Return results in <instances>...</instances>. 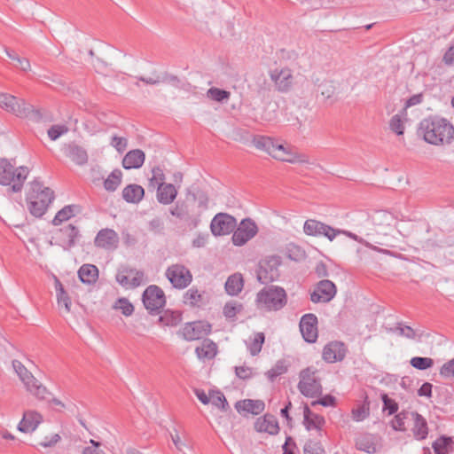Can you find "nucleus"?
<instances>
[{"label": "nucleus", "instance_id": "28", "mask_svg": "<svg viewBox=\"0 0 454 454\" xmlns=\"http://www.w3.org/2000/svg\"><path fill=\"white\" fill-rule=\"evenodd\" d=\"M235 408L239 412H247L258 415L263 411L265 404L261 400L245 399L239 401L235 404Z\"/></svg>", "mask_w": 454, "mask_h": 454}, {"label": "nucleus", "instance_id": "47", "mask_svg": "<svg viewBox=\"0 0 454 454\" xmlns=\"http://www.w3.org/2000/svg\"><path fill=\"white\" fill-rule=\"evenodd\" d=\"M59 288H57V300L59 309H64L66 312H70L71 300L68 294L64 291L62 285L58 282Z\"/></svg>", "mask_w": 454, "mask_h": 454}, {"label": "nucleus", "instance_id": "2", "mask_svg": "<svg viewBox=\"0 0 454 454\" xmlns=\"http://www.w3.org/2000/svg\"><path fill=\"white\" fill-rule=\"evenodd\" d=\"M254 146L266 152L276 160L288 163H309V157L299 153L297 150L287 144L279 143L270 137L257 136L254 138Z\"/></svg>", "mask_w": 454, "mask_h": 454}, {"label": "nucleus", "instance_id": "23", "mask_svg": "<svg viewBox=\"0 0 454 454\" xmlns=\"http://www.w3.org/2000/svg\"><path fill=\"white\" fill-rule=\"evenodd\" d=\"M254 428L260 433H268L269 434H277L279 431V426L277 419L270 414H265L260 417L254 423Z\"/></svg>", "mask_w": 454, "mask_h": 454}, {"label": "nucleus", "instance_id": "29", "mask_svg": "<svg viewBox=\"0 0 454 454\" xmlns=\"http://www.w3.org/2000/svg\"><path fill=\"white\" fill-rule=\"evenodd\" d=\"M145 153L140 149L129 151L122 160V167L126 169L138 168L145 162Z\"/></svg>", "mask_w": 454, "mask_h": 454}, {"label": "nucleus", "instance_id": "56", "mask_svg": "<svg viewBox=\"0 0 454 454\" xmlns=\"http://www.w3.org/2000/svg\"><path fill=\"white\" fill-rule=\"evenodd\" d=\"M440 374L443 378H454V358L449 360L442 365L440 369Z\"/></svg>", "mask_w": 454, "mask_h": 454}, {"label": "nucleus", "instance_id": "54", "mask_svg": "<svg viewBox=\"0 0 454 454\" xmlns=\"http://www.w3.org/2000/svg\"><path fill=\"white\" fill-rule=\"evenodd\" d=\"M325 451L318 442L308 441L304 444L303 453L304 454H323Z\"/></svg>", "mask_w": 454, "mask_h": 454}, {"label": "nucleus", "instance_id": "5", "mask_svg": "<svg viewBox=\"0 0 454 454\" xmlns=\"http://www.w3.org/2000/svg\"><path fill=\"white\" fill-rule=\"evenodd\" d=\"M256 303L266 311H279L287 303V294L281 286H268L257 293Z\"/></svg>", "mask_w": 454, "mask_h": 454}, {"label": "nucleus", "instance_id": "11", "mask_svg": "<svg viewBox=\"0 0 454 454\" xmlns=\"http://www.w3.org/2000/svg\"><path fill=\"white\" fill-rule=\"evenodd\" d=\"M166 278L174 288L184 289L192 281V275L190 270L183 264H172L166 270Z\"/></svg>", "mask_w": 454, "mask_h": 454}, {"label": "nucleus", "instance_id": "38", "mask_svg": "<svg viewBox=\"0 0 454 454\" xmlns=\"http://www.w3.org/2000/svg\"><path fill=\"white\" fill-rule=\"evenodd\" d=\"M453 440L451 437L441 436L433 442L435 454H450L452 450Z\"/></svg>", "mask_w": 454, "mask_h": 454}, {"label": "nucleus", "instance_id": "37", "mask_svg": "<svg viewBox=\"0 0 454 454\" xmlns=\"http://www.w3.org/2000/svg\"><path fill=\"white\" fill-rule=\"evenodd\" d=\"M243 288V278L240 274L230 276L225 282V290L230 295H237Z\"/></svg>", "mask_w": 454, "mask_h": 454}, {"label": "nucleus", "instance_id": "61", "mask_svg": "<svg viewBox=\"0 0 454 454\" xmlns=\"http://www.w3.org/2000/svg\"><path fill=\"white\" fill-rule=\"evenodd\" d=\"M61 437L59 434H53L50 436H45L40 442V445L44 448L52 447L60 441Z\"/></svg>", "mask_w": 454, "mask_h": 454}, {"label": "nucleus", "instance_id": "18", "mask_svg": "<svg viewBox=\"0 0 454 454\" xmlns=\"http://www.w3.org/2000/svg\"><path fill=\"white\" fill-rule=\"evenodd\" d=\"M317 317L315 314L308 313L301 317L299 324L300 331L304 340L315 343L318 337Z\"/></svg>", "mask_w": 454, "mask_h": 454}, {"label": "nucleus", "instance_id": "20", "mask_svg": "<svg viewBox=\"0 0 454 454\" xmlns=\"http://www.w3.org/2000/svg\"><path fill=\"white\" fill-rule=\"evenodd\" d=\"M347 353L346 346L341 341H331L327 343L322 352V357L326 363L342 361Z\"/></svg>", "mask_w": 454, "mask_h": 454}, {"label": "nucleus", "instance_id": "43", "mask_svg": "<svg viewBox=\"0 0 454 454\" xmlns=\"http://www.w3.org/2000/svg\"><path fill=\"white\" fill-rule=\"evenodd\" d=\"M411 419V411H403L395 415L391 420V427L395 431L404 432L406 430L405 421Z\"/></svg>", "mask_w": 454, "mask_h": 454}, {"label": "nucleus", "instance_id": "16", "mask_svg": "<svg viewBox=\"0 0 454 454\" xmlns=\"http://www.w3.org/2000/svg\"><path fill=\"white\" fill-rule=\"evenodd\" d=\"M336 286L328 279L320 280L310 294V301L313 303H326L331 301L335 294Z\"/></svg>", "mask_w": 454, "mask_h": 454}, {"label": "nucleus", "instance_id": "62", "mask_svg": "<svg viewBox=\"0 0 454 454\" xmlns=\"http://www.w3.org/2000/svg\"><path fill=\"white\" fill-rule=\"evenodd\" d=\"M170 214L177 218L183 219L188 215V210L184 204H176V207L170 210Z\"/></svg>", "mask_w": 454, "mask_h": 454}, {"label": "nucleus", "instance_id": "6", "mask_svg": "<svg viewBox=\"0 0 454 454\" xmlns=\"http://www.w3.org/2000/svg\"><path fill=\"white\" fill-rule=\"evenodd\" d=\"M12 367L27 392L37 399L45 400L51 395L43 386L19 360L12 361Z\"/></svg>", "mask_w": 454, "mask_h": 454}, {"label": "nucleus", "instance_id": "12", "mask_svg": "<svg viewBox=\"0 0 454 454\" xmlns=\"http://www.w3.org/2000/svg\"><path fill=\"white\" fill-rule=\"evenodd\" d=\"M303 231L308 236L325 237L330 241H333L337 235L340 234V230L334 229L316 219L306 220L303 225Z\"/></svg>", "mask_w": 454, "mask_h": 454}, {"label": "nucleus", "instance_id": "24", "mask_svg": "<svg viewBox=\"0 0 454 454\" xmlns=\"http://www.w3.org/2000/svg\"><path fill=\"white\" fill-rule=\"evenodd\" d=\"M411 419L413 421L411 432L417 441H423L428 435V427L426 419L417 411H411Z\"/></svg>", "mask_w": 454, "mask_h": 454}, {"label": "nucleus", "instance_id": "40", "mask_svg": "<svg viewBox=\"0 0 454 454\" xmlns=\"http://www.w3.org/2000/svg\"><path fill=\"white\" fill-rule=\"evenodd\" d=\"M122 173L120 169L113 170L104 182V188L108 192L117 190L121 183Z\"/></svg>", "mask_w": 454, "mask_h": 454}, {"label": "nucleus", "instance_id": "63", "mask_svg": "<svg viewBox=\"0 0 454 454\" xmlns=\"http://www.w3.org/2000/svg\"><path fill=\"white\" fill-rule=\"evenodd\" d=\"M282 448L283 454H294V450L296 448V444L291 436H287Z\"/></svg>", "mask_w": 454, "mask_h": 454}, {"label": "nucleus", "instance_id": "21", "mask_svg": "<svg viewBox=\"0 0 454 454\" xmlns=\"http://www.w3.org/2000/svg\"><path fill=\"white\" fill-rule=\"evenodd\" d=\"M94 242L98 247L106 250H114L119 244V236L114 230L106 228L98 232Z\"/></svg>", "mask_w": 454, "mask_h": 454}, {"label": "nucleus", "instance_id": "13", "mask_svg": "<svg viewBox=\"0 0 454 454\" xmlns=\"http://www.w3.org/2000/svg\"><path fill=\"white\" fill-rule=\"evenodd\" d=\"M116 282L126 289H134L145 283V273L134 268L123 267L115 276Z\"/></svg>", "mask_w": 454, "mask_h": 454}, {"label": "nucleus", "instance_id": "49", "mask_svg": "<svg viewBox=\"0 0 454 454\" xmlns=\"http://www.w3.org/2000/svg\"><path fill=\"white\" fill-rule=\"evenodd\" d=\"M165 175L163 169L160 167H154L152 169V177L149 179L150 184L153 187H159L165 184Z\"/></svg>", "mask_w": 454, "mask_h": 454}, {"label": "nucleus", "instance_id": "15", "mask_svg": "<svg viewBox=\"0 0 454 454\" xmlns=\"http://www.w3.org/2000/svg\"><path fill=\"white\" fill-rule=\"evenodd\" d=\"M236 219L225 213L216 214L211 221L210 229L215 236H224L231 233L236 228Z\"/></svg>", "mask_w": 454, "mask_h": 454}, {"label": "nucleus", "instance_id": "30", "mask_svg": "<svg viewBox=\"0 0 454 454\" xmlns=\"http://www.w3.org/2000/svg\"><path fill=\"white\" fill-rule=\"evenodd\" d=\"M177 196V190L171 184H165L157 188V200L163 205L171 204Z\"/></svg>", "mask_w": 454, "mask_h": 454}, {"label": "nucleus", "instance_id": "22", "mask_svg": "<svg viewBox=\"0 0 454 454\" xmlns=\"http://www.w3.org/2000/svg\"><path fill=\"white\" fill-rule=\"evenodd\" d=\"M79 236V230L73 224H68L59 229L58 239L59 245L68 250L75 245Z\"/></svg>", "mask_w": 454, "mask_h": 454}, {"label": "nucleus", "instance_id": "8", "mask_svg": "<svg viewBox=\"0 0 454 454\" xmlns=\"http://www.w3.org/2000/svg\"><path fill=\"white\" fill-rule=\"evenodd\" d=\"M281 262L278 255H270L261 260L256 271L258 281L264 285L277 281L280 275L278 268Z\"/></svg>", "mask_w": 454, "mask_h": 454}, {"label": "nucleus", "instance_id": "48", "mask_svg": "<svg viewBox=\"0 0 454 454\" xmlns=\"http://www.w3.org/2000/svg\"><path fill=\"white\" fill-rule=\"evenodd\" d=\"M160 320L166 325L176 326L182 321V315L179 311L167 310Z\"/></svg>", "mask_w": 454, "mask_h": 454}, {"label": "nucleus", "instance_id": "27", "mask_svg": "<svg viewBox=\"0 0 454 454\" xmlns=\"http://www.w3.org/2000/svg\"><path fill=\"white\" fill-rule=\"evenodd\" d=\"M325 423V420L323 416L314 413L307 405L304 407L303 425L305 426L308 431H320Z\"/></svg>", "mask_w": 454, "mask_h": 454}, {"label": "nucleus", "instance_id": "35", "mask_svg": "<svg viewBox=\"0 0 454 454\" xmlns=\"http://www.w3.org/2000/svg\"><path fill=\"white\" fill-rule=\"evenodd\" d=\"M184 301L191 307H201L205 304V292H199L196 288L188 289L184 294Z\"/></svg>", "mask_w": 454, "mask_h": 454}, {"label": "nucleus", "instance_id": "19", "mask_svg": "<svg viewBox=\"0 0 454 454\" xmlns=\"http://www.w3.org/2000/svg\"><path fill=\"white\" fill-rule=\"evenodd\" d=\"M270 77L279 92H287L294 84L293 71L288 67L275 68L270 72Z\"/></svg>", "mask_w": 454, "mask_h": 454}, {"label": "nucleus", "instance_id": "3", "mask_svg": "<svg viewBox=\"0 0 454 454\" xmlns=\"http://www.w3.org/2000/svg\"><path fill=\"white\" fill-rule=\"evenodd\" d=\"M53 199V192L50 188L43 187L40 181L34 180L27 195V209L32 215L42 217Z\"/></svg>", "mask_w": 454, "mask_h": 454}, {"label": "nucleus", "instance_id": "55", "mask_svg": "<svg viewBox=\"0 0 454 454\" xmlns=\"http://www.w3.org/2000/svg\"><path fill=\"white\" fill-rule=\"evenodd\" d=\"M68 132L66 125H53L48 129V136L51 140H57L60 136Z\"/></svg>", "mask_w": 454, "mask_h": 454}, {"label": "nucleus", "instance_id": "51", "mask_svg": "<svg viewBox=\"0 0 454 454\" xmlns=\"http://www.w3.org/2000/svg\"><path fill=\"white\" fill-rule=\"evenodd\" d=\"M115 308L120 309L126 317L131 316L134 312V306L126 298H120L116 302Z\"/></svg>", "mask_w": 454, "mask_h": 454}, {"label": "nucleus", "instance_id": "50", "mask_svg": "<svg viewBox=\"0 0 454 454\" xmlns=\"http://www.w3.org/2000/svg\"><path fill=\"white\" fill-rule=\"evenodd\" d=\"M410 363L412 367L418 370H427L433 366L434 360L430 357L414 356Z\"/></svg>", "mask_w": 454, "mask_h": 454}, {"label": "nucleus", "instance_id": "45", "mask_svg": "<svg viewBox=\"0 0 454 454\" xmlns=\"http://www.w3.org/2000/svg\"><path fill=\"white\" fill-rule=\"evenodd\" d=\"M372 220L375 225L384 226L390 225L394 218L391 213L385 210H379L372 215Z\"/></svg>", "mask_w": 454, "mask_h": 454}, {"label": "nucleus", "instance_id": "53", "mask_svg": "<svg viewBox=\"0 0 454 454\" xmlns=\"http://www.w3.org/2000/svg\"><path fill=\"white\" fill-rule=\"evenodd\" d=\"M389 127L393 132L397 135H403L404 132V124L399 114H395L389 122Z\"/></svg>", "mask_w": 454, "mask_h": 454}, {"label": "nucleus", "instance_id": "1", "mask_svg": "<svg viewBox=\"0 0 454 454\" xmlns=\"http://www.w3.org/2000/svg\"><path fill=\"white\" fill-rule=\"evenodd\" d=\"M417 134L429 145L445 146L454 140V126L446 118L431 115L420 121Z\"/></svg>", "mask_w": 454, "mask_h": 454}, {"label": "nucleus", "instance_id": "60", "mask_svg": "<svg viewBox=\"0 0 454 454\" xmlns=\"http://www.w3.org/2000/svg\"><path fill=\"white\" fill-rule=\"evenodd\" d=\"M235 374L241 380L250 379L253 376L252 368L247 366H236Z\"/></svg>", "mask_w": 454, "mask_h": 454}, {"label": "nucleus", "instance_id": "52", "mask_svg": "<svg viewBox=\"0 0 454 454\" xmlns=\"http://www.w3.org/2000/svg\"><path fill=\"white\" fill-rule=\"evenodd\" d=\"M381 399L383 402L384 411H387L388 415H393L397 412L398 404L395 400L389 398L386 394L382 395Z\"/></svg>", "mask_w": 454, "mask_h": 454}, {"label": "nucleus", "instance_id": "7", "mask_svg": "<svg viewBox=\"0 0 454 454\" xmlns=\"http://www.w3.org/2000/svg\"><path fill=\"white\" fill-rule=\"evenodd\" d=\"M0 107L19 118L40 117L31 104L9 93H0Z\"/></svg>", "mask_w": 454, "mask_h": 454}, {"label": "nucleus", "instance_id": "41", "mask_svg": "<svg viewBox=\"0 0 454 454\" xmlns=\"http://www.w3.org/2000/svg\"><path fill=\"white\" fill-rule=\"evenodd\" d=\"M288 365L285 360H278L266 372V376L270 382H273L278 376L285 374L287 372Z\"/></svg>", "mask_w": 454, "mask_h": 454}, {"label": "nucleus", "instance_id": "10", "mask_svg": "<svg viewBox=\"0 0 454 454\" xmlns=\"http://www.w3.org/2000/svg\"><path fill=\"white\" fill-rule=\"evenodd\" d=\"M142 301L145 309L152 315L158 314L166 304L163 290L155 285L149 286L144 291Z\"/></svg>", "mask_w": 454, "mask_h": 454}, {"label": "nucleus", "instance_id": "39", "mask_svg": "<svg viewBox=\"0 0 454 454\" xmlns=\"http://www.w3.org/2000/svg\"><path fill=\"white\" fill-rule=\"evenodd\" d=\"M356 447L357 450L367 453H374L376 446L371 434H361L356 439Z\"/></svg>", "mask_w": 454, "mask_h": 454}, {"label": "nucleus", "instance_id": "32", "mask_svg": "<svg viewBox=\"0 0 454 454\" xmlns=\"http://www.w3.org/2000/svg\"><path fill=\"white\" fill-rule=\"evenodd\" d=\"M195 353L200 360L213 359L217 354L216 344L209 339H205L200 346L195 348Z\"/></svg>", "mask_w": 454, "mask_h": 454}, {"label": "nucleus", "instance_id": "26", "mask_svg": "<svg viewBox=\"0 0 454 454\" xmlns=\"http://www.w3.org/2000/svg\"><path fill=\"white\" fill-rule=\"evenodd\" d=\"M43 418L42 415L34 411L24 412L21 421L19 423L18 429L23 433H30L35 431Z\"/></svg>", "mask_w": 454, "mask_h": 454}, {"label": "nucleus", "instance_id": "44", "mask_svg": "<svg viewBox=\"0 0 454 454\" xmlns=\"http://www.w3.org/2000/svg\"><path fill=\"white\" fill-rule=\"evenodd\" d=\"M370 414V403L365 400L364 403L352 409L351 418L356 422L364 421Z\"/></svg>", "mask_w": 454, "mask_h": 454}, {"label": "nucleus", "instance_id": "33", "mask_svg": "<svg viewBox=\"0 0 454 454\" xmlns=\"http://www.w3.org/2000/svg\"><path fill=\"white\" fill-rule=\"evenodd\" d=\"M390 331L398 336L404 337L409 340H420L424 335L422 331L415 330L403 323H397L394 328L390 329Z\"/></svg>", "mask_w": 454, "mask_h": 454}, {"label": "nucleus", "instance_id": "14", "mask_svg": "<svg viewBox=\"0 0 454 454\" xmlns=\"http://www.w3.org/2000/svg\"><path fill=\"white\" fill-rule=\"evenodd\" d=\"M258 232L256 223L249 219H243L234 231L231 239L235 246L241 247L251 240Z\"/></svg>", "mask_w": 454, "mask_h": 454}, {"label": "nucleus", "instance_id": "57", "mask_svg": "<svg viewBox=\"0 0 454 454\" xmlns=\"http://www.w3.org/2000/svg\"><path fill=\"white\" fill-rule=\"evenodd\" d=\"M111 145L114 147L119 153H123L128 145V141L125 137L114 136L112 137Z\"/></svg>", "mask_w": 454, "mask_h": 454}, {"label": "nucleus", "instance_id": "25", "mask_svg": "<svg viewBox=\"0 0 454 454\" xmlns=\"http://www.w3.org/2000/svg\"><path fill=\"white\" fill-rule=\"evenodd\" d=\"M62 151L67 157L77 165H84L88 161L87 152L74 143L64 145Z\"/></svg>", "mask_w": 454, "mask_h": 454}, {"label": "nucleus", "instance_id": "31", "mask_svg": "<svg viewBox=\"0 0 454 454\" xmlns=\"http://www.w3.org/2000/svg\"><path fill=\"white\" fill-rule=\"evenodd\" d=\"M145 195V190L138 184H129L122 190V198L128 203L137 204Z\"/></svg>", "mask_w": 454, "mask_h": 454}, {"label": "nucleus", "instance_id": "42", "mask_svg": "<svg viewBox=\"0 0 454 454\" xmlns=\"http://www.w3.org/2000/svg\"><path fill=\"white\" fill-rule=\"evenodd\" d=\"M265 337L262 333H257L253 339L247 341V347L252 356L258 355L264 342Z\"/></svg>", "mask_w": 454, "mask_h": 454}, {"label": "nucleus", "instance_id": "4", "mask_svg": "<svg viewBox=\"0 0 454 454\" xmlns=\"http://www.w3.org/2000/svg\"><path fill=\"white\" fill-rule=\"evenodd\" d=\"M29 168L15 164L7 159H0V184L11 186L13 192H20L27 178Z\"/></svg>", "mask_w": 454, "mask_h": 454}, {"label": "nucleus", "instance_id": "64", "mask_svg": "<svg viewBox=\"0 0 454 454\" xmlns=\"http://www.w3.org/2000/svg\"><path fill=\"white\" fill-rule=\"evenodd\" d=\"M442 61L448 66L454 64V44L444 53Z\"/></svg>", "mask_w": 454, "mask_h": 454}, {"label": "nucleus", "instance_id": "17", "mask_svg": "<svg viewBox=\"0 0 454 454\" xmlns=\"http://www.w3.org/2000/svg\"><path fill=\"white\" fill-rule=\"evenodd\" d=\"M211 332V325L203 320L186 323L181 330L183 338L188 341L200 340Z\"/></svg>", "mask_w": 454, "mask_h": 454}, {"label": "nucleus", "instance_id": "9", "mask_svg": "<svg viewBox=\"0 0 454 454\" xmlns=\"http://www.w3.org/2000/svg\"><path fill=\"white\" fill-rule=\"evenodd\" d=\"M317 371L308 367L300 372L299 391L306 397H315L322 393V386L316 376Z\"/></svg>", "mask_w": 454, "mask_h": 454}, {"label": "nucleus", "instance_id": "58", "mask_svg": "<svg viewBox=\"0 0 454 454\" xmlns=\"http://www.w3.org/2000/svg\"><path fill=\"white\" fill-rule=\"evenodd\" d=\"M239 311V307L236 302H227L223 307V315L227 318H234Z\"/></svg>", "mask_w": 454, "mask_h": 454}, {"label": "nucleus", "instance_id": "36", "mask_svg": "<svg viewBox=\"0 0 454 454\" xmlns=\"http://www.w3.org/2000/svg\"><path fill=\"white\" fill-rule=\"evenodd\" d=\"M80 211V207L77 205H67L60 209L52 220L54 225H59L63 222L69 220Z\"/></svg>", "mask_w": 454, "mask_h": 454}, {"label": "nucleus", "instance_id": "46", "mask_svg": "<svg viewBox=\"0 0 454 454\" xmlns=\"http://www.w3.org/2000/svg\"><path fill=\"white\" fill-rule=\"evenodd\" d=\"M207 97L208 98H210L211 100L222 103V102L227 101L230 98L231 93H230V91H227L225 90H222V89H219L216 87H212L207 90Z\"/></svg>", "mask_w": 454, "mask_h": 454}, {"label": "nucleus", "instance_id": "34", "mask_svg": "<svg viewBox=\"0 0 454 454\" xmlns=\"http://www.w3.org/2000/svg\"><path fill=\"white\" fill-rule=\"evenodd\" d=\"M78 277L83 284H95L98 278V269L93 264H83L78 270Z\"/></svg>", "mask_w": 454, "mask_h": 454}, {"label": "nucleus", "instance_id": "59", "mask_svg": "<svg viewBox=\"0 0 454 454\" xmlns=\"http://www.w3.org/2000/svg\"><path fill=\"white\" fill-rule=\"evenodd\" d=\"M320 404L324 407H330L335 404V397L331 395H325L318 400L311 402V406Z\"/></svg>", "mask_w": 454, "mask_h": 454}]
</instances>
